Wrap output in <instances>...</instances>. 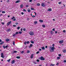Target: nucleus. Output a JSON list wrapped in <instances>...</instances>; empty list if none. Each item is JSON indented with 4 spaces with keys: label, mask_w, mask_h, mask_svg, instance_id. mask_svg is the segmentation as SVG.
I'll return each mask as SVG.
<instances>
[{
    "label": "nucleus",
    "mask_w": 66,
    "mask_h": 66,
    "mask_svg": "<svg viewBox=\"0 0 66 66\" xmlns=\"http://www.w3.org/2000/svg\"><path fill=\"white\" fill-rule=\"evenodd\" d=\"M49 48L50 49H51V50H50L51 52H53L54 51V50L55 49L54 47L53 46L52 47V46H50Z\"/></svg>",
    "instance_id": "nucleus-1"
},
{
    "label": "nucleus",
    "mask_w": 66,
    "mask_h": 66,
    "mask_svg": "<svg viewBox=\"0 0 66 66\" xmlns=\"http://www.w3.org/2000/svg\"><path fill=\"white\" fill-rule=\"evenodd\" d=\"M29 34L30 35H34V32L31 31L29 32Z\"/></svg>",
    "instance_id": "nucleus-2"
},
{
    "label": "nucleus",
    "mask_w": 66,
    "mask_h": 66,
    "mask_svg": "<svg viewBox=\"0 0 66 66\" xmlns=\"http://www.w3.org/2000/svg\"><path fill=\"white\" fill-rule=\"evenodd\" d=\"M3 48H4V49H5V48H9V46L7 45V46H6L5 47V46H3Z\"/></svg>",
    "instance_id": "nucleus-3"
},
{
    "label": "nucleus",
    "mask_w": 66,
    "mask_h": 66,
    "mask_svg": "<svg viewBox=\"0 0 66 66\" xmlns=\"http://www.w3.org/2000/svg\"><path fill=\"white\" fill-rule=\"evenodd\" d=\"M1 56L2 57V58H4V55L3 54V53H1Z\"/></svg>",
    "instance_id": "nucleus-4"
},
{
    "label": "nucleus",
    "mask_w": 66,
    "mask_h": 66,
    "mask_svg": "<svg viewBox=\"0 0 66 66\" xmlns=\"http://www.w3.org/2000/svg\"><path fill=\"white\" fill-rule=\"evenodd\" d=\"M59 43H60V44H62V43H63V40H61L60 41H59Z\"/></svg>",
    "instance_id": "nucleus-5"
},
{
    "label": "nucleus",
    "mask_w": 66,
    "mask_h": 66,
    "mask_svg": "<svg viewBox=\"0 0 66 66\" xmlns=\"http://www.w3.org/2000/svg\"><path fill=\"white\" fill-rule=\"evenodd\" d=\"M5 40L6 42H8L9 41H10V39H8V38L6 39H5Z\"/></svg>",
    "instance_id": "nucleus-6"
},
{
    "label": "nucleus",
    "mask_w": 66,
    "mask_h": 66,
    "mask_svg": "<svg viewBox=\"0 0 66 66\" xmlns=\"http://www.w3.org/2000/svg\"><path fill=\"white\" fill-rule=\"evenodd\" d=\"M15 60H14L12 61L11 62V64H14V63H15Z\"/></svg>",
    "instance_id": "nucleus-7"
},
{
    "label": "nucleus",
    "mask_w": 66,
    "mask_h": 66,
    "mask_svg": "<svg viewBox=\"0 0 66 66\" xmlns=\"http://www.w3.org/2000/svg\"><path fill=\"white\" fill-rule=\"evenodd\" d=\"M11 24V21H10L9 22H8L7 23V26H9V24Z\"/></svg>",
    "instance_id": "nucleus-8"
},
{
    "label": "nucleus",
    "mask_w": 66,
    "mask_h": 66,
    "mask_svg": "<svg viewBox=\"0 0 66 66\" xmlns=\"http://www.w3.org/2000/svg\"><path fill=\"white\" fill-rule=\"evenodd\" d=\"M42 6L44 7L45 6V5L44 4V3H42Z\"/></svg>",
    "instance_id": "nucleus-9"
},
{
    "label": "nucleus",
    "mask_w": 66,
    "mask_h": 66,
    "mask_svg": "<svg viewBox=\"0 0 66 66\" xmlns=\"http://www.w3.org/2000/svg\"><path fill=\"white\" fill-rule=\"evenodd\" d=\"M47 11L49 12H50L52 11V9L51 8L49 9H48Z\"/></svg>",
    "instance_id": "nucleus-10"
},
{
    "label": "nucleus",
    "mask_w": 66,
    "mask_h": 66,
    "mask_svg": "<svg viewBox=\"0 0 66 66\" xmlns=\"http://www.w3.org/2000/svg\"><path fill=\"white\" fill-rule=\"evenodd\" d=\"M41 60H42V61H43L44 60H45V58H39Z\"/></svg>",
    "instance_id": "nucleus-11"
},
{
    "label": "nucleus",
    "mask_w": 66,
    "mask_h": 66,
    "mask_svg": "<svg viewBox=\"0 0 66 66\" xmlns=\"http://www.w3.org/2000/svg\"><path fill=\"white\" fill-rule=\"evenodd\" d=\"M11 29H9L7 30L6 31L7 32H10V31H11Z\"/></svg>",
    "instance_id": "nucleus-12"
},
{
    "label": "nucleus",
    "mask_w": 66,
    "mask_h": 66,
    "mask_svg": "<svg viewBox=\"0 0 66 66\" xmlns=\"http://www.w3.org/2000/svg\"><path fill=\"white\" fill-rule=\"evenodd\" d=\"M32 46H33V45H32V44H31L30 45V46H29V48H31V47H32Z\"/></svg>",
    "instance_id": "nucleus-13"
},
{
    "label": "nucleus",
    "mask_w": 66,
    "mask_h": 66,
    "mask_svg": "<svg viewBox=\"0 0 66 66\" xmlns=\"http://www.w3.org/2000/svg\"><path fill=\"white\" fill-rule=\"evenodd\" d=\"M20 2V1H17L15 2V3H19Z\"/></svg>",
    "instance_id": "nucleus-14"
},
{
    "label": "nucleus",
    "mask_w": 66,
    "mask_h": 66,
    "mask_svg": "<svg viewBox=\"0 0 66 66\" xmlns=\"http://www.w3.org/2000/svg\"><path fill=\"white\" fill-rule=\"evenodd\" d=\"M33 63L34 64H37V63H36V62L34 61H33Z\"/></svg>",
    "instance_id": "nucleus-15"
},
{
    "label": "nucleus",
    "mask_w": 66,
    "mask_h": 66,
    "mask_svg": "<svg viewBox=\"0 0 66 66\" xmlns=\"http://www.w3.org/2000/svg\"><path fill=\"white\" fill-rule=\"evenodd\" d=\"M39 22H43V20H39Z\"/></svg>",
    "instance_id": "nucleus-16"
},
{
    "label": "nucleus",
    "mask_w": 66,
    "mask_h": 66,
    "mask_svg": "<svg viewBox=\"0 0 66 66\" xmlns=\"http://www.w3.org/2000/svg\"><path fill=\"white\" fill-rule=\"evenodd\" d=\"M23 4H22L20 6L21 8H22L23 7Z\"/></svg>",
    "instance_id": "nucleus-17"
},
{
    "label": "nucleus",
    "mask_w": 66,
    "mask_h": 66,
    "mask_svg": "<svg viewBox=\"0 0 66 66\" xmlns=\"http://www.w3.org/2000/svg\"><path fill=\"white\" fill-rule=\"evenodd\" d=\"M42 49L43 50H45V47H44V46H43V47H42Z\"/></svg>",
    "instance_id": "nucleus-18"
},
{
    "label": "nucleus",
    "mask_w": 66,
    "mask_h": 66,
    "mask_svg": "<svg viewBox=\"0 0 66 66\" xmlns=\"http://www.w3.org/2000/svg\"><path fill=\"white\" fill-rule=\"evenodd\" d=\"M66 50H63V52H64V53H65V52H66Z\"/></svg>",
    "instance_id": "nucleus-19"
},
{
    "label": "nucleus",
    "mask_w": 66,
    "mask_h": 66,
    "mask_svg": "<svg viewBox=\"0 0 66 66\" xmlns=\"http://www.w3.org/2000/svg\"><path fill=\"white\" fill-rule=\"evenodd\" d=\"M37 21H36L34 22V23L35 24H37Z\"/></svg>",
    "instance_id": "nucleus-20"
},
{
    "label": "nucleus",
    "mask_w": 66,
    "mask_h": 66,
    "mask_svg": "<svg viewBox=\"0 0 66 66\" xmlns=\"http://www.w3.org/2000/svg\"><path fill=\"white\" fill-rule=\"evenodd\" d=\"M18 32H15V34L16 35H17V34H18Z\"/></svg>",
    "instance_id": "nucleus-21"
},
{
    "label": "nucleus",
    "mask_w": 66,
    "mask_h": 66,
    "mask_svg": "<svg viewBox=\"0 0 66 66\" xmlns=\"http://www.w3.org/2000/svg\"><path fill=\"white\" fill-rule=\"evenodd\" d=\"M31 42L32 44H34V42L33 41H31Z\"/></svg>",
    "instance_id": "nucleus-22"
},
{
    "label": "nucleus",
    "mask_w": 66,
    "mask_h": 66,
    "mask_svg": "<svg viewBox=\"0 0 66 66\" xmlns=\"http://www.w3.org/2000/svg\"><path fill=\"white\" fill-rule=\"evenodd\" d=\"M40 5V4H39V3H38L37 4V6H39V5Z\"/></svg>",
    "instance_id": "nucleus-23"
},
{
    "label": "nucleus",
    "mask_w": 66,
    "mask_h": 66,
    "mask_svg": "<svg viewBox=\"0 0 66 66\" xmlns=\"http://www.w3.org/2000/svg\"><path fill=\"white\" fill-rule=\"evenodd\" d=\"M27 44H30V42L29 41H27Z\"/></svg>",
    "instance_id": "nucleus-24"
},
{
    "label": "nucleus",
    "mask_w": 66,
    "mask_h": 66,
    "mask_svg": "<svg viewBox=\"0 0 66 66\" xmlns=\"http://www.w3.org/2000/svg\"><path fill=\"white\" fill-rule=\"evenodd\" d=\"M33 55H34V54H32V55H31V58H33Z\"/></svg>",
    "instance_id": "nucleus-25"
},
{
    "label": "nucleus",
    "mask_w": 66,
    "mask_h": 66,
    "mask_svg": "<svg viewBox=\"0 0 66 66\" xmlns=\"http://www.w3.org/2000/svg\"><path fill=\"white\" fill-rule=\"evenodd\" d=\"M50 66H54V64H51L50 65Z\"/></svg>",
    "instance_id": "nucleus-26"
},
{
    "label": "nucleus",
    "mask_w": 66,
    "mask_h": 66,
    "mask_svg": "<svg viewBox=\"0 0 66 66\" xmlns=\"http://www.w3.org/2000/svg\"><path fill=\"white\" fill-rule=\"evenodd\" d=\"M21 53L23 54L24 53V51H22L21 52Z\"/></svg>",
    "instance_id": "nucleus-27"
},
{
    "label": "nucleus",
    "mask_w": 66,
    "mask_h": 66,
    "mask_svg": "<svg viewBox=\"0 0 66 66\" xmlns=\"http://www.w3.org/2000/svg\"><path fill=\"white\" fill-rule=\"evenodd\" d=\"M27 53H30V51L29 50L27 52Z\"/></svg>",
    "instance_id": "nucleus-28"
},
{
    "label": "nucleus",
    "mask_w": 66,
    "mask_h": 66,
    "mask_svg": "<svg viewBox=\"0 0 66 66\" xmlns=\"http://www.w3.org/2000/svg\"><path fill=\"white\" fill-rule=\"evenodd\" d=\"M14 53H17V52L16 51H14L13 52Z\"/></svg>",
    "instance_id": "nucleus-29"
},
{
    "label": "nucleus",
    "mask_w": 66,
    "mask_h": 66,
    "mask_svg": "<svg viewBox=\"0 0 66 66\" xmlns=\"http://www.w3.org/2000/svg\"><path fill=\"white\" fill-rule=\"evenodd\" d=\"M20 28V27H18L17 28V29H18V30H19Z\"/></svg>",
    "instance_id": "nucleus-30"
},
{
    "label": "nucleus",
    "mask_w": 66,
    "mask_h": 66,
    "mask_svg": "<svg viewBox=\"0 0 66 66\" xmlns=\"http://www.w3.org/2000/svg\"><path fill=\"white\" fill-rule=\"evenodd\" d=\"M51 34H53V31H51Z\"/></svg>",
    "instance_id": "nucleus-31"
},
{
    "label": "nucleus",
    "mask_w": 66,
    "mask_h": 66,
    "mask_svg": "<svg viewBox=\"0 0 66 66\" xmlns=\"http://www.w3.org/2000/svg\"><path fill=\"white\" fill-rule=\"evenodd\" d=\"M19 34H21V33H22V32L21 31L19 32Z\"/></svg>",
    "instance_id": "nucleus-32"
},
{
    "label": "nucleus",
    "mask_w": 66,
    "mask_h": 66,
    "mask_svg": "<svg viewBox=\"0 0 66 66\" xmlns=\"http://www.w3.org/2000/svg\"><path fill=\"white\" fill-rule=\"evenodd\" d=\"M39 53V51H38L37 52H36V54H38V53Z\"/></svg>",
    "instance_id": "nucleus-33"
},
{
    "label": "nucleus",
    "mask_w": 66,
    "mask_h": 66,
    "mask_svg": "<svg viewBox=\"0 0 66 66\" xmlns=\"http://www.w3.org/2000/svg\"><path fill=\"white\" fill-rule=\"evenodd\" d=\"M37 62H39V60L38 59L37 60Z\"/></svg>",
    "instance_id": "nucleus-34"
},
{
    "label": "nucleus",
    "mask_w": 66,
    "mask_h": 66,
    "mask_svg": "<svg viewBox=\"0 0 66 66\" xmlns=\"http://www.w3.org/2000/svg\"><path fill=\"white\" fill-rule=\"evenodd\" d=\"M10 61H11V59H9L7 60V62H10Z\"/></svg>",
    "instance_id": "nucleus-35"
},
{
    "label": "nucleus",
    "mask_w": 66,
    "mask_h": 66,
    "mask_svg": "<svg viewBox=\"0 0 66 66\" xmlns=\"http://www.w3.org/2000/svg\"><path fill=\"white\" fill-rule=\"evenodd\" d=\"M2 13H3V14H4V13H5V11H2Z\"/></svg>",
    "instance_id": "nucleus-36"
},
{
    "label": "nucleus",
    "mask_w": 66,
    "mask_h": 66,
    "mask_svg": "<svg viewBox=\"0 0 66 66\" xmlns=\"http://www.w3.org/2000/svg\"><path fill=\"white\" fill-rule=\"evenodd\" d=\"M15 18L14 16H13V17L11 18V19H14Z\"/></svg>",
    "instance_id": "nucleus-37"
},
{
    "label": "nucleus",
    "mask_w": 66,
    "mask_h": 66,
    "mask_svg": "<svg viewBox=\"0 0 66 66\" xmlns=\"http://www.w3.org/2000/svg\"><path fill=\"white\" fill-rule=\"evenodd\" d=\"M42 27L43 28H45V25H42Z\"/></svg>",
    "instance_id": "nucleus-38"
},
{
    "label": "nucleus",
    "mask_w": 66,
    "mask_h": 66,
    "mask_svg": "<svg viewBox=\"0 0 66 66\" xmlns=\"http://www.w3.org/2000/svg\"><path fill=\"white\" fill-rule=\"evenodd\" d=\"M20 56H17L16 58H20Z\"/></svg>",
    "instance_id": "nucleus-39"
},
{
    "label": "nucleus",
    "mask_w": 66,
    "mask_h": 66,
    "mask_svg": "<svg viewBox=\"0 0 66 66\" xmlns=\"http://www.w3.org/2000/svg\"><path fill=\"white\" fill-rule=\"evenodd\" d=\"M16 34H13V36H16Z\"/></svg>",
    "instance_id": "nucleus-40"
},
{
    "label": "nucleus",
    "mask_w": 66,
    "mask_h": 66,
    "mask_svg": "<svg viewBox=\"0 0 66 66\" xmlns=\"http://www.w3.org/2000/svg\"><path fill=\"white\" fill-rule=\"evenodd\" d=\"M65 32H66V31H65V30H63V33H65Z\"/></svg>",
    "instance_id": "nucleus-41"
},
{
    "label": "nucleus",
    "mask_w": 66,
    "mask_h": 66,
    "mask_svg": "<svg viewBox=\"0 0 66 66\" xmlns=\"http://www.w3.org/2000/svg\"><path fill=\"white\" fill-rule=\"evenodd\" d=\"M58 55L59 56H61V55H62L61 54H59Z\"/></svg>",
    "instance_id": "nucleus-42"
},
{
    "label": "nucleus",
    "mask_w": 66,
    "mask_h": 66,
    "mask_svg": "<svg viewBox=\"0 0 66 66\" xmlns=\"http://www.w3.org/2000/svg\"><path fill=\"white\" fill-rule=\"evenodd\" d=\"M23 11H24V12L26 11V9H23Z\"/></svg>",
    "instance_id": "nucleus-43"
},
{
    "label": "nucleus",
    "mask_w": 66,
    "mask_h": 66,
    "mask_svg": "<svg viewBox=\"0 0 66 66\" xmlns=\"http://www.w3.org/2000/svg\"><path fill=\"white\" fill-rule=\"evenodd\" d=\"M27 44V42H24V44L25 45H26V44Z\"/></svg>",
    "instance_id": "nucleus-44"
},
{
    "label": "nucleus",
    "mask_w": 66,
    "mask_h": 66,
    "mask_svg": "<svg viewBox=\"0 0 66 66\" xmlns=\"http://www.w3.org/2000/svg\"><path fill=\"white\" fill-rule=\"evenodd\" d=\"M28 12H31V10H28Z\"/></svg>",
    "instance_id": "nucleus-45"
},
{
    "label": "nucleus",
    "mask_w": 66,
    "mask_h": 66,
    "mask_svg": "<svg viewBox=\"0 0 66 66\" xmlns=\"http://www.w3.org/2000/svg\"><path fill=\"white\" fill-rule=\"evenodd\" d=\"M64 62V63H66V60H64L63 61Z\"/></svg>",
    "instance_id": "nucleus-46"
},
{
    "label": "nucleus",
    "mask_w": 66,
    "mask_h": 66,
    "mask_svg": "<svg viewBox=\"0 0 66 66\" xmlns=\"http://www.w3.org/2000/svg\"><path fill=\"white\" fill-rule=\"evenodd\" d=\"M13 45H15V42L14 41L13 42Z\"/></svg>",
    "instance_id": "nucleus-47"
},
{
    "label": "nucleus",
    "mask_w": 66,
    "mask_h": 66,
    "mask_svg": "<svg viewBox=\"0 0 66 66\" xmlns=\"http://www.w3.org/2000/svg\"><path fill=\"white\" fill-rule=\"evenodd\" d=\"M23 31H26V29L23 28Z\"/></svg>",
    "instance_id": "nucleus-48"
},
{
    "label": "nucleus",
    "mask_w": 66,
    "mask_h": 66,
    "mask_svg": "<svg viewBox=\"0 0 66 66\" xmlns=\"http://www.w3.org/2000/svg\"><path fill=\"white\" fill-rule=\"evenodd\" d=\"M31 10H34V9L33 8H31Z\"/></svg>",
    "instance_id": "nucleus-49"
},
{
    "label": "nucleus",
    "mask_w": 66,
    "mask_h": 66,
    "mask_svg": "<svg viewBox=\"0 0 66 66\" xmlns=\"http://www.w3.org/2000/svg\"><path fill=\"white\" fill-rule=\"evenodd\" d=\"M56 65L57 66L59 65V63H57V64H56Z\"/></svg>",
    "instance_id": "nucleus-50"
},
{
    "label": "nucleus",
    "mask_w": 66,
    "mask_h": 66,
    "mask_svg": "<svg viewBox=\"0 0 66 66\" xmlns=\"http://www.w3.org/2000/svg\"><path fill=\"white\" fill-rule=\"evenodd\" d=\"M45 48L46 49H47V48H48V46H45Z\"/></svg>",
    "instance_id": "nucleus-51"
},
{
    "label": "nucleus",
    "mask_w": 66,
    "mask_h": 66,
    "mask_svg": "<svg viewBox=\"0 0 66 66\" xmlns=\"http://www.w3.org/2000/svg\"><path fill=\"white\" fill-rule=\"evenodd\" d=\"M35 17V15H33L32 16V17H33V18H34V17Z\"/></svg>",
    "instance_id": "nucleus-52"
},
{
    "label": "nucleus",
    "mask_w": 66,
    "mask_h": 66,
    "mask_svg": "<svg viewBox=\"0 0 66 66\" xmlns=\"http://www.w3.org/2000/svg\"><path fill=\"white\" fill-rule=\"evenodd\" d=\"M34 13H35L36 16V12H34Z\"/></svg>",
    "instance_id": "nucleus-53"
},
{
    "label": "nucleus",
    "mask_w": 66,
    "mask_h": 66,
    "mask_svg": "<svg viewBox=\"0 0 66 66\" xmlns=\"http://www.w3.org/2000/svg\"><path fill=\"white\" fill-rule=\"evenodd\" d=\"M13 20V21H16V19L15 18Z\"/></svg>",
    "instance_id": "nucleus-54"
},
{
    "label": "nucleus",
    "mask_w": 66,
    "mask_h": 66,
    "mask_svg": "<svg viewBox=\"0 0 66 66\" xmlns=\"http://www.w3.org/2000/svg\"><path fill=\"white\" fill-rule=\"evenodd\" d=\"M26 7H29V5H26Z\"/></svg>",
    "instance_id": "nucleus-55"
},
{
    "label": "nucleus",
    "mask_w": 66,
    "mask_h": 66,
    "mask_svg": "<svg viewBox=\"0 0 66 66\" xmlns=\"http://www.w3.org/2000/svg\"><path fill=\"white\" fill-rule=\"evenodd\" d=\"M2 23L3 25H4V22H2Z\"/></svg>",
    "instance_id": "nucleus-56"
},
{
    "label": "nucleus",
    "mask_w": 66,
    "mask_h": 66,
    "mask_svg": "<svg viewBox=\"0 0 66 66\" xmlns=\"http://www.w3.org/2000/svg\"><path fill=\"white\" fill-rule=\"evenodd\" d=\"M60 58H57L56 60H60Z\"/></svg>",
    "instance_id": "nucleus-57"
},
{
    "label": "nucleus",
    "mask_w": 66,
    "mask_h": 66,
    "mask_svg": "<svg viewBox=\"0 0 66 66\" xmlns=\"http://www.w3.org/2000/svg\"><path fill=\"white\" fill-rule=\"evenodd\" d=\"M21 14L22 15H23V14H24V13L23 12H21Z\"/></svg>",
    "instance_id": "nucleus-58"
},
{
    "label": "nucleus",
    "mask_w": 66,
    "mask_h": 66,
    "mask_svg": "<svg viewBox=\"0 0 66 66\" xmlns=\"http://www.w3.org/2000/svg\"><path fill=\"white\" fill-rule=\"evenodd\" d=\"M29 2H32V0H29Z\"/></svg>",
    "instance_id": "nucleus-59"
},
{
    "label": "nucleus",
    "mask_w": 66,
    "mask_h": 66,
    "mask_svg": "<svg viewBox=\"0 0 66 66\" xmlns=\"http://www.w3.org/2000/svg\"><path fill=\"white\" fill-rule=\"evenodd\" d=\"M52 31H55V30L54 29H53L52 30Z\"/></svg>",
    "instance_id": "nucleus-60"
},
{
    "label": "nucleus",
    "mask_w": 66,
    "mask_h": 66,
    "mask_svg": "<svg viewBox=\"0 0 66 66\" xmlns=\"http://www.w3.org/2000/svg\"><path fill=\"white\" fill-rule=\"evenodd\" d=\"M13 27H16V25H13Z\"/></svg>",
    "instance_id": "nucleus-61"
},
{
    "label": "nucleus",
    "mask_w": 66,
    "mask_h": 66,
    "mask_svg": "<svg viewBox=\"0 0 66 66\" xmlns=\"http://www.w3.org/2000/svg\"><path fill=\"white\" fill-rule=\"evenodd\" d=\"M61 4V2H59V4Z\"/></svg>",
    "instance_id": "nucleus-62"
},
{
    "label": "nucleus",
    "mask_w": 66,
    "mask_h": 66,
    "mask_svg": "<svg viewBox=\"0 0 66 66\" xmlns=\"http://www.w3.org/2000/svg\"><path fill=\"white\" fill-rule=\"evenodd\" d=\"M18 24V23H15V24H16V25H17V24Z\"/></svg>",
    "instance_id": "nucleus-63"
},
{
    "label": "nucleus",
    "mask_w": 66,
    "mask_h": 66,
    "mask_svg": "<svg viewBox=\"0 0 66 66\" xmlns=\"http://www.w3.org/2000/svg\"><path fill=\"white\" fill-rule=\"evenodd\" d=\"M1 43H2V44H3V43H4V42H3V41H2V42Z\"/></svg>",
    "instance_id": "nucleus-64"
}]
</instances>
